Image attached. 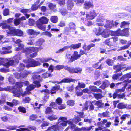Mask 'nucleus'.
<instances>
[{"mask_svg":"<svg viewBox=\"0 0 131 131\" xmlns=\"http://www.w3.org/2000/svg\"><path fill=\"white\" fill-rule=\"evenodd\" d=\"M49 19L46 17L42 16L37 21V25L38 28L43 31L45 30L46 26L43 24L48 23Z\"/></svg>","mask_w":131,"mask_h":131,"instance_id":"nucleus-1","label":"nucleus"},{"mask_svg":"<svg viewBox=\"0 0 131 131\" xmlns=\"http://www.w3.org/2000/svg\"><path fill=\"white\" fill-rule=\"evenodd\" d=\"M41 63L38 61H35L31 58H29L27 61L26 67L28 68L30 67H33L40 66Z\"/></svg>","mask_w":131,"mask_h":131,"instance_id":"nucleus-2","label":"nucleus"},{"mask_svg":"<svg viewBox=\"0 0 131 131\" xmlns=\"http://www.w3.org/2000/svg\"><path fill=\"white\" fill-rule=\"evenodd\" d=\"M39 72L34 73L32 76V78L33 79V83L35 84V85H34L35 87L37 88L40 87L41 85L39 82L36 81V79L40 80L41 77L39 75Z\"/></svg>","mask_w":131,"mask_h":131,"instance_id":"nucleus-3","label":"nucleus"},{"mask_svg":"<svg viewBox=\"0 0 131 131\" xmlns=\"http://www.w3.org/2000/svg\"><path fill=\"white\" fill-rule=\"evenodd\" d=\"M107 122L106 120H104L103 121L98 122L97 124L98 127L95 128V131H100L102 130L103 129L105 128L106 127L104 126L105 124Z\"/></svg>","mask_w":131,"mask_h":131,"instance_id":"nucleus-4","label":"nucleus"},{"mask_svg":"<svg viewBox=\"0 0 131 131\" xmlns=\"http://www.w3.org/2000/svg\"><path fill=\"white\" fill-rule=\"evenodd\" d=\"M9 89L12 91V93L14 94L13 96L19 97H20L21 94V89H18L15 86L9 87Z\"/></svg>","mask_w":131,"mask_h":131,"instance_id":"nucleus-5","label":"nucleus"},{"mask_svg":"<svg viewBox=\"0 0 131 131\" xmlns=\"http://www.w3.org/2000/svg\"><path fill=\"white\" fill-rule=\"evenodd\" d=\"M35 88V86L33 84H31L27 86L26 88V91L23 93H21L22 90L21 91V95L23 96L24 97L27 94L29 95L31 93V92L30 91L33 90Z\"/></svg>","mask_w":131,"mask_h":131,"instance_id":"nucleus-6","label":"nucleus"},{"mask_svg":"<svg viewBox=\"0 0 131 131\" xmlns=\"http://www.w3.org/2000/svg\"><path fill=\"white\" fill-rule=\"evenodd\" d=\"M96 20L97 22H100V23H97L96 25L99 26H102L104 25L103 22L105 20V19L103 15L101 14L97 16Z\"/></svg>","mask_w":131,"mask_h":131,"instance_id":"nucleus-7","label":"nucleus"},{"mask_svg":"<svg viewBox=\"0 0 131 131\" xmlns=\"http://www.w3.org/2000/svg\"><path fill=\"white\" fill-rule=\"evenodd\" d=\"M10 34L16 35L18 36H21L23 35V31L20 30L16 29L15 28L13 27Z\"/></svg>","mask_w":131,"mask_h":131,"instance_id":"nucleus-8","label":"nucleus"},{"mask_svg":"<svg viewBox=\"0 0 131 131\" xmlns=\"http://www.w3.org/2000/svg\"><path fill=\"white\" fill-rule=\"evenodd\" d=\"M38 48L37 47H27L24 50L23 52L26 54H29L31 53L37 51Z\"/></svg>","mask_w":131,"mask_h":131,"instance_id":"nucleus-9","label":"nucleus"},{"mask_svg":"<svg viewBox=\"0 0 131 131\" xmlns=\"http://www.w3.org/2000/svg\"><path fill=\"white\" fill-rule=\"evenodd\" d=\"M97 14L94 10L90 11L86 14V18L88 19H93L97 16Z\"/></svg>","mask_w":131,"mask_h":131,"instance_id":"nucleus-10","label":"nucleus"},{"mask_svg":"<svg viewBox=\"0 0 131 131\" xmlns=\"http://www.w3.org/2000/svg\"><path fill=\"white\" fill-rule=\"evenodd\" d=\"M19 61L17 59H16L15 61L12 60L6 63L3 64V65L4 66L8 67L9 66L15 65Z\"/></svg>","mask_w":131,"mask_h":131,"instance_id":"nucleus-11","label":"nucleus"},{"mask_svg":"<svg viewBox=\"0 0 131 131\" xmlns=\"http://www.w3.org/2000/svg\"><path fill=\"white\" fill-rule=\"evenodd\" d=\"M92 103H93L95 105L97 106L99 108H102L104 106V104L102 103V100H100L97 101L94 100L92 101Z\"/></svg>","mask_w":131,"mask_h":131,"instance_id":"nucleus-12","label":"nucleus"},{"mask_svg":"<svg viewBox=\"0 0 131 131\" xmlns=\"http://www.w3.org/2000/svg\"><path fill=\"white\" fill-rule=\"evenodd\" d=\"M114 26L113 21L106 20V23L104 25L105 27L107 28H111Z\"/></svg>","mask_w":131,"mask_h":131,"instance_id":"nucleus-13","label":"nucleus"},{"mask_svg":"<svg viewBox=\"0 0 131 131\" xmlns=\"http://www.w3.org/2000/svg\"><path fill=\"white\" fill-rule=\"evenodd\" d=\"M11 48L10 47H3L2 48V51H1V53L3 54L8 53H10L11 52V51L10 50Z\"/></svg>","mask_w":131,"mask_h":131,"instance_id":"nucleus-14","label":"nucleus"},{"mask_svg":"<svg viewBox=\"0 0 131 131\" xmlns=\"http://www.w3.org/2000/svg\"><path fill=\"white\" fill-rule=\"evenodd\" d=\"M80 57V55L78 54L77 51H74L73 54L72 55V61H73L76 60Z\"/></svg>","mask_w":131,"mask_h":131,"instance_id":"nucleus-15","label":"nucleus"},{"mask_svg":"<svg viewBox=\"0 0 131 131\" xmlns=\"http://www.w3.org/2000/svg\"><path fill=\"white\" fill-rule=\"evenodd\" d=\"M13 27H11L8 25H3L2 27V28L4 29H7L8 30H6L7 33L9 34H10V32L12 30V29L13 28Z\"/></svg>","mask_w":131,"mask_h":131,"instance_id":"nucleus-16","label":"nucleus"},{"mask_svg":"<svg viewBox=\"0 0 131 131\" xmlns=\"http://www.w3.org/2000/svg\"><path fill=\"white\" fill-rule=\"evenodd\" d=\"M67 4V8L68 10H71L74 5V3L71 0H68Z\"/></svg>","mask_w":131,"mask_h":131,"instance_id":"nucleus-17","label":"nucleus"},{"mask_svg":"<svg viewBox=\"0 0 131 131\" xmlns=\"http://www.w3.org/2000/svg\"><path fill=\"white\" fill-rule=\"evenodd\" d=\"M93 5L92 3L89 2H85L84 5V8L88 9L90 8H93Z\"/></svg>","mask_w":131,"mask_h":131,"instance_id":"nucleus-18","label":"nucleus"},{"mask_svg":"<svg viewBox=\"0 0 131 131\" xmlns=\"http://www.w3.org/2000/svg\"><path fill=\"white\" fill-rule=\"evenodd\" d=\"M67 122V123L69 124V125L68 127L65 130V131H67L68 129L71 128L73 129L75 128L76 126L75 125L73 124L72 121L71 120L68 121Z\"/></svg>","mask_w":131,"mask_h":131,"instance_id":"nucleus-19","label":"nucleus"},{"mask_svg":"<svg viewBox=\"0 0 131 131\" xmlns=\"http://www.w3.org/2000/svg\"><path fill=\"white\" fill-rule=\"evenodd\" d=\"M102 28L101 27H99L98 28H95L94 30V32L97 35H99L102 34Z\"/></svg>","mask_w":131,"mask_h":131,"instance_id":"nucleus-20","label":"nucleus"},{"mask_svg":"<svg viewBox=\"0 0 131 131\" xmlns=\"http://www.w3.org/2000/svg\"><path fill=\"white\" fill-rule=\"evenodd\" d=\"M67 122H59L57 123L58 127L59 129H61L62 128V126H66Z\"/></svg>","mask_w":131,"mask_h":131,"instance_id":"nucleus-21","label":"nucleus"},{"mask_svg":"<svg viewBox=\"0 0 131 131\" xmlns=\"http://www.w3.org/2000/svg\"><path fill=\"white\" fill-rule=\"evenodd\" d=\"M59 129L58 127L57 124L56 125H53L49 127L48 128V129L45 131H49L50 130H59Z\"/></svg>","mask_w":131,"mask_h":131,"instance_id":"nucleus-22","label":"nucleus"},{"mask_svg":"<svg viewBox=\"0 0 131 131\" xmlns=\"http://www.w3.org/2000/svg\"><path fill=\"white\" fill-rule=\"evenodd\" d=\"M85 84L83 82H78V85L76 87V90H78L80 88H83L85 86Z\"/></svg>","mask_w":131,"mask_h":131,"instance_id":"nucleus-23","label":"nucleus"},{"mask_svg":"<svg viewBox=\"0 0 131 131\" xmlns=\"http://www.w3.org/2000/svg\"><path fill=\"white\" fill-rule=\"evenodd\" d=\"M51 60H52V58H39L38 59V61H40L41 62H48Z\"/></svg>","mask_w":131,"mask_h":131,"instance_id":"nucleus-24","label":"nucleus"},{"mask_svg":"<svg viewBox=\"0 0 131 131\" xmlns=\"http://www.w3.org/2000/svg\"><path fill=\"white\" fill-rule=\"evenodd\" d=\"M110 34V31L107 30H105L102 33V36L104 38H106L109 36Z\"/></svg>","mask_w":131,"mask_h":131,"instance_id":"nucleus-25","label":"nucleus"},{"mask_svg":"<svg viewBox=\"0 0 131 131\" xmlns=\"http://www.w3.org/2000/svg\"><path fill=\"white\" fill-rule=\"evenodd\" d=\"M95 46V45L94 44H91L88 45L86 47V45H84L83 47V49L85 50L89 51L90 48Z\"/></svg>","mask_w":131,"mask_h":131,"instance_id":"nucleus-26","label":"nucleus"},{"mask_svg":"<svg viewBox=\"0 0 131 131\" xmlns=\"http://www.w3.org/2000/svg\"><path fill=\"white\" fill-rule=\"evenodd\" d=\"M128 105L124 103H119L117 106V107L119 109H122L126 108Z\"/></svg>","mask_w":131,"mask_h":131,"instance_id":"nucleus-27","label":"nucleus"},{"mask_svg":"<svg viewBox=\"0 0 131 131\" xmlns=\"http://www.w3.org/2000/svg\"><path fill=\"white\" fill-rule=\"evenodd\" d=\"M125 68L126 66L125 65H123L122 64L119 66H118L116 67H115V69L117 70L116 71L117 72L119 71L122 69L124 68Z\"/></svg>","mask_w":131,"mask_h":131,"instance_id":"nucleus-28","label":"nucleus"},{"mask_svg":"<svg viewBox=\"0 0 131 131\" xmlns=\"http://www.w3.org/2000/svg\"><path fill=\"white\" fill-rule=\"evenodd\" d=\"M75 80L73 79L70 78H64L62 80V82L64 83H69L73 82Z\"/></svg>","mask_w":131,"mask_h":131,"instance_id":"nucleus-29","label":"nucleus"},{"mask_svg":"<svg viewBox=\"0 0 131 131\" xmlns=\"http://www.w3.org/2000/svg\"><path fill=\"white\" fill-rule=\"evenodd\" d=\"M50 20L52 22L54 23H56L58 21V18L57 16H51Z\"/></svg>","mask_w":131,"mask_h":131,"instance_id":"nucleus-30","label":"nucleus"},{"mask_svg":"<svg viewBox=\"0 0 131 131\" xmlns=\"http://www.w3.org/2000/svg\"><path fill=\"white\" fill-rule=\"evenodd\" d=\"M27 32L30 35H37L40 33L39 32H37L32 29H29L27 30Z\"/></svg>","mask_w":131,"mask_h":131,"instance_id":"nucleus-31","label":"nucleus"},{"mask_svg":"<svg viewBox=\"0 0 131 131\" xmlns=\"http://www.w3.org/2000/svg\"><path fill=\"white\" fill-rule=\"evenodd\" d=\"M59 88L60 87L59 86H55L53 87L51 90V93L52 94H53V93H55L56 92V91L59 90Z\"/></svg>","mask_w":131,"mask_h":131,"instance_id":"nucleus-32","label":"nucleus"},{"mask_svg":"<svg viewBox=\"0 0 131 131\" xmlns=\"http://www.w3.org/2000/svg\"><path fill=\"white\" fill-rule=\"evenodd\" d=\"M28 74L26 73H24L21 74H18L17 75H15V77L17 79H19L21 78H23L24 77L27 76Z\"/></svg>","mask_w":131,"mask_h":131,"instance_id":"nucleus-33","label":"nucleus"},{"mask_svg":"<svg viewBox=\"0 0 131 131\" xmlns=\"http://www.w3.org/2000/svg\"><path fill=\"white\" fill-rule=\"evenodd\" d=\"M99 115L100 116L102 117V116H103L104 117H109V112L108 111L104 112L103 113L100 114L99 113Z\"/></svg>","mask_w":131,"mask_h":131,"instance_id":"nucleus-34","label":"nucleus"},{"mask_svg":"<svg viewBox=\"0 0 131 131\" xmlns=\"http://www.w3.org/2000/svg\"><path fill=\"white\" fill-rule=\"evenodd\" d=\"M70 47L68 46H65L62 48L61 49L58 50L56 52V53H59L62 52L64 51L65 50L68 49Z\"/></svg>","mask_w":131,"mask_h":131,"instance_id":"nucleus-35","label":"nucleus"},{"mask_svg":"<svg viewBox=\"0 0 131 131\" xmlns=\"http://www.w3.org/2000/svg\"><path fill=\"white\" fill-rule=\"evenodd\" d=\"M93 95L95 98L97 100L99 99H101L103 97L102 94L100 93H93Z\"/></svg>","mask_w":131,"mask_h":131,"instance_id":"nucleus-36","label":"nucleus"},{"mask_svg":"<svg viewBox=\"0 0 131 131\" xmlns=\"http://www.w3.org/2000/svg\"><path fill=\"white\" fill-rule=\"evenodd\" d=\"M64 69L67 70L70 73H74V68L72 67H65Z\"/></svg>","mask_w":131,"mask_h":131,"instance_id":"nucleus-37","label":"nucleus"},{"mask_svg":"<svg viewBox=\"0 0 131 131\" xmlns=\"http://www.w3.org/2000/svg\"><path fill=\"white\" fill-rule=\"evenodd\" d=\"M108 83V82L107 80H105L103 84L100 87V88L103 89H104L106 88L107 85V83Z\"/></svg>","mask_w":131,"mask_h":131,"instance_id":"nucleus-38","label":"nucleus"},{"mask_svg":"<svg viewBox=\"0 0 131 131\" xmlns=\"http://www.w3.org/2000/svg\"><path fill=\"white\" fill-rule=\"evenodd\" d=\"M47 118L50 121L55 120L57 119V117L55 115H53L51 116H49Z\"/></svg>","mask_w":131,"mask_h":131,"instance_id":"nucleus-39","label":"nucleus"},{"mask_svg":"<svg viewBox=\"0 0 131 131\" xmlns=\"http://www.w3.org/2000/svg\"><path fill=\"white\" fill-rule=\"evenodd\" d=\"M22 126H20L18 127L19 129H17L16 131H29V129L27 128H23L21 127Z\"/></svg>","mask_w":131,"mask_h":131,"instance_id":"nucleus-40","label":"nucleus"},{"mask_svg":"<svg viewBox=\"0 0 131 131\" xmlns=\"http://www.w3.org/2000/svg\"><path fill=\"white\" fill-rule=\"evenodd\" d=\"M81 44L79 43L78 44H72L71 46L70 47L73 49H75L79 48L81 46Z\"/></svg>","mask_w":131,"mask_h":131,"instance_id":"nucleus-41","label":"nucleus"},{"mask_svg":"<svg viewBox=\"0 0 131 131\" xmlns=\"http://www.w3.org/2000/svg\"><path fill=\"white\" fill-rule=\"evenodd\" d=\"M75 26V24L73 23H70L69 24V28L70 30L74 29Z\"/></svg>","mask_w":131,"mask_h":131,"instance_id":"nucleus-42","label":"nucleus"},{"mask_svg":"<svg viewBox=\"0 0 131 131\" xmlns=\"http://www.w3.org/2000/svg\"><path fill=\"white\" fill-rule=\"evenodd\" d=\"M65 67L63 65H58L56 66L54 68V69L55 70H60L63 68H65Z\"/></svg>","mask_w":131,"mask_h":131,"instance_id":"nucleus-43","label":"nucleus"},{"mask_svg":"<svg viewBox=\"0 0 131 131\" xmlns=\"http://www.w3.org/2000/svg\"><path fill=\"white\" fill-rule=\"evenodd\" d=\"M62 99L60 97L57 98L55 101L59 105H61L62 103Z\"/></svg>","mask_w":131,"mask_h":131,"instance_id":"nucleus-44","label":"nucleus"},{"mask_svg":"<svg viewBox=\"0 0 131 131\" xmlns=\"http://www.w3.org/2000/svg\"><path fill=\"white\" fill-rule=\"evenodd\" d=\"M58 4L61 6H64L65 4V0H58Z\"/></svg>","mask_w":131,"mask_h":131,"instance_id":"nucleus-45","label":"nucleus"},{"mask_svg":"<svg viewBox=\"0 0 131 131\" xmlns=\"http://www.w3.org/2000/svg\"><path fill=\"white\" fill-rule=\"evenodd\" d=\"M122 33L123 32V35L127 36L129 34V29L126 28L122 31Z\"/></svg>","mask_w":131,"mask_h":131,"instance_id":"nucleus-46","label":"nucleus"},{"mask_svg":"<svg viewBox=\"0 0 131 131\" xmlns=\"http://www.w3.org/2000/svg\"><path fill=\"white\" fill-rule=\"evenodd\" d=\"M82 71V69L79 67L74 68V73H80Z\"/></svg>","mask_w":131,"mask_h":131,"instance_id":"nucleus-47","label":"nucleus"},{"mask_svg":"<svg viewBox=\"0 0 131 131\" xmlns=\"http://www.w3.org/2000/svg\"><path fill=\"white\" fill-rule=\"evenodd\" d=\"M24 46L21 44H19L18 45V47L16 49V51H18L22 50L23 49Z\"/></svg>","mask_w":131,"mask_h":131,"instance_id":"nucleus-48","label":"nucleus"},{"mask_svg":"<svg viewBox=\"0 0 131 131\" xmlns=\"http://www.w3.org/2000/svg\"><path fill=\"white\" fill-rule=\"evenodd\" d=\"M44 42V40L43 39H39L37 42V44L39 46H40Z\"/></svg>","mask_w":131,"mask_h":131,"instance_id":"nucleus-49","label":"nucleus"},{"mask_svg":"<svg viewBox=\"0 0 131 131\" xmlns=\"http://www.w3.org/2000/svg\"><path fill=\"white\" fill-rule=\"evenodd\" d=\"M130 23L128 22H126L125 21H123L122 22L121 24V27L122 28L126 26V25H129Z\"/></svg>","mask_w":131,"mask_h":131,"instance_id":"nucleus-50","label":"nucleus"},{"mask_svg":"<svg viewBox=\"0 0 131 131\" xmlns=\"http://www.w3.org/2000/svg\"><path fill=\"white\" fill-rule=\"evenodd\" d=\"M23 83L21 82H17L16 84V87H17L18 88L17 89H19V88H21L23 86Z\"/></svg>","mask_w":131,"mask_h":131,"instance_id":"nucleus-51","label":"nucleus"},{"mask_svg":"<svg viewBox=\"0 0 131 131\" xmlns=\"http://www.w3.org/2000/svg\"><path fill=\"white\" fill-rule=\"evenodd\" d=\"M122 31H120V29H119L117 31L115 32V36H121L123 35Z\"/></svg>","mask_w":131,"mask_h":131,"instance_id":"nucleus-52","label":"nucleus"},{"mask_svg":"<svg viewBox=\"0 0 131 131\" xmlns=\"http://www.w3.org/2000/svg\"><path fill=\"white\" fill-rule=\"evenodd\" d=\"M14 23L16 26L18 25L20 23V21L19 19H16L14 20Z\"/></svg>","mask_w":131,"mask_h":131,"instance_id":"nucleus-53","label":"nucleus"},{"mask_svg":"<svg viewBox=\"0 0 131 131\" xmlns=\"http://www.w3.org/2000/svg\"><path fill=\"white\" fill-rule=\"evenodd\" d=\"M9 9H6L4 10L3 12V14L4 16H7L9 15Z\"/></svg>","mask_w":131,"mask_h":131,"instance_id":"nucleus-54","label":"nucleus"},{"mask_svg":"<svg viewBox=\"0 0 131 131\" xmlns=\"http://www.w3.org/2000/svg\"><path fill=\"white\" fill-rule=\"evenodd\" d=\"M67 103L68 105L70 106H73L74 104V101L73 100H69L67 102Z\"/></svg>","mask_w":131,"mask_h":131,"instance_id":"nucleus-55","label":"nucleus"},{"mask_svg":"<svg viewBox=\"0 0 131 131\" xmlns=\"http://www.w3.org/2000/svg\"><path fill=\"white\" fill-rule=\"evenodd\" d=\"M18 110L19 111L23 113H25L26 112V109L23 107L20 106L18 108Z\"/></svg>","mask_w":131,"mask_h":131,"instance_id":"nucleus-56","label":"nucleus"},{"mask_svg":"<svg viewBox=\"0 0 131 131\" xmlns=\"http://www.w3.org/2000/svg\"><path fill=\"white\" fill-rule=\"evenodd\" d=\"M106 62L109 66H112L113 64V62L110 59L107 60L106 61Z\"/></svg>","mask_w":131,"mask_h":131,"instance_id":"nucleus-57","label":"nucleus"},{"mask_svg":"<svg viewBox=\"0 0 131 131\" xmlns=\"http://www.w3.org/2000/svg\"><path fill=\"white\" fill-rule=\"evenodd\" d=\"M30 100L31 99L29 97H25L23 100L24 103H29Z\"/></svg>","mask_w":131,"mask_h":131,"instance_id":"nucleus-58","label":"nucleus"},{"mask_svg":"<svg viewBox=\"0 0 131 131\" xmlns=\"http://www.w3.org/2000/svg\"><path fill=\"white\" fill-rule=\"evenodd\" d=\"M40 5H37L34 4L32 7L31 9L33 10H36L39 7Z\"/></svg>","mask_w":131,"mask_h":131,"instance_id":"nucleus-59","label":"nucleus"},{"mask_svg":"<svg viewBox=\"0 0 131 131\" xmlns=\"http://www.w3.org/2000/svg\"><path fill=\"white\" fill-rule=\"evenodd\" d=\"M129 47V45H126L125 46L120 47L119 49L118 50V51L122 50H124L127 49Z\"/></svg>","mask_w":131,"mask_h":131,"instance_id":"nucleus-60","label":"nucleus"},{"mask_svg":"<svg viewBox=\"0 0 131 131\" xmlns=\"http://www.w3.org/2000/svg\"><path fill=\"white\" fill-rule=\"evenodd\" d=\"M93 127L94 126H92L87 127H83V129L85 131H90Z\"/></svg>","mask_w":131,"mask_h":131,"instance_id":"nucleus-61","label":"nucleus"},{"mask_svg":"<svg viewBox=\"0 0 131 131\" xmlns=\"http://www.w3.org/2000/svg\"><path fill=\"white\" fill-rule=\"evenodd\" d=\"M130 116V115L128 114H126L123 115L121 117V118L123 120H124L125 119L126 117L129 118Z\"/></svg>","mask_w":131,"mask_h":131,"instance_id":"nucleus-62","label":"nucleus"},{"mask_svg":"<svg viewBox=\"0 0 131 131\" xmlns=\"http://www.w3.org/2000/svg\"><path fill=\"white\" fill-rule=\"evenodd\" d=\"M25 67L23 63H21L19 67V70H18V71H20L23 70Z\"/></svg>","mask_w":131,"mask_h":131,"instance_id":"nucleus-63","label":"nucleus"},{"mask_svg":"<svg viewBox=\"0 0 131 131\" xmlns=\"http://www.w3.org/2000/svg\"><path fill=\"white\" fill-rule=\"evenodd\" d=\"M42 35H47L50 37H51L52 36V34L48 32H43L42 33Z\"/></svg>","mask_w":131,"mask_h":131,"instance_id":"nucleus-64","label":"nucleus"}]
</instances>
